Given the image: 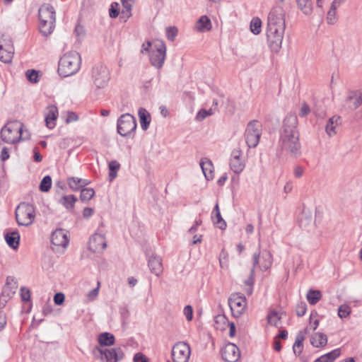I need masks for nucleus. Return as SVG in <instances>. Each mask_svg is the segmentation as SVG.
<instances>
[{"instance_id": "f257e3e1", "label": "nucleus", "mask_w": 362, "mask_h": 362, "mask_svg": "<svg viewBox=\"0 0 362 362\" xmlns=\"http://www.w3.org/2000/svg\"><path fill=\"white\" fill-rule=\"evenodd\" d=\"M279 145L282 151L291 157L298 158L300 156L301 145L296 115L288 114L284 118L279 132Z\"/></svg>"}, {"instance_id": "f03ea898", "label": "nucleus", "mask_w": 362, "mask_h": 362, "mask_svg": "<svg viewBox=\"0 0 362 362\" xmlns=\"http://www.w3.org/2000/svg\"><path fill=\"white\" fill-rule=\"evenodd\" d=\"M39 28L44 36L52 33L55 27L56 13L52 6L48 4H42L38 11Z\"/></svg>"}, {"instance_id": "7ed1b4c3", "label": "nucleus", "mask_w": 362, "mask_h": 362, "mask_svg": "<svg viewBox=\"0 0 362 362\" xmlns=\"http://www.w3.org/2000/svg\"><path fill=\"white\" fill-rule=\"evenodd\" d=\"M81 67V56L76 52L64 54L59 59L58 73L62 77L76 74Z\"/></svg>"}, {"instance_id": "20e7f679", "label": "nucleus", "mask_w": 362, "mask_h": 362, "mask_svg": "<svg viewBox=\"0 0 362 362\" xmlns=\"http://www.w3.org/2000/svg\"><path fill=\"white\" fill-rule=\"evenodd\" d=\"M23 128V124L18 121L7 123L1 128V138L7 144H15L21 140Z\"/></svg>"}, {"instance_id": "39448f33", "label": "nucleus", "mask_w": 362, "mask_h": 362, "mask_svg": "<svg viewBox=\"0 0 362 362\" xmlns=\"http://www.w3.org/2000/svg\"><path fill=\"white\" fill-rule=\"evenodd\" d=\"M35 210L33 204L22 202L16 209V219L18 225L30 226L35 221Z\"/></svg>"}, {"instance_id": "423d86ee", "label": "nucleus", "mask_w": 362, "mask_h": 362, "mask_svg": "<svg viewBox=\"0 0 362 362\" xmlns=\"http://www.w3.org/2000/svg\"><path fill=\"white\" fill-rule=\"evenodd\" d=\"M92 352L95 358L105 362H118L124 357V354L119 347L102 349L96 346Z\"/></svg>"}, {"instance_id": "0eeeda50", "label": "nucleus", "mask_w": 362, "mask_h": 362, "mask_svg": "<svg viewBox=\"0 0 362 362\" xmlns=\"http://www.w3.org/2000/svg\"><path fill=\"white\" fill-rule=\"evenodd\" d=\"M262 126L258 120L250 121L246 127L245 137L249 148H255L262 135Z\"/></svg>"}, {"instance_id": "6e6552de", "label": "nucleus", "mask_w": 362, "mask_h": 362, "mask_svg": "<svg viewBox=\"0 0 362 362\" xmlns=\"http://www.w3.org/2000/svg\"><path fill=\"white\" fill-rule=\"evenodd\" d=\"M136 128V122L133 115L124 114L117 120V132L122 136H127L134 132Z\"/></svg>"}, {"instance_id": "1a4fd4ad", "label": "nucleus", "mask_w": 362, "mask_h": 362, "mask_svg": "<svg viewBox=\"0 0 362 362\" xmlns=\"http://www.w3.org/2000/svg\"><path fill=\"white\" fill-rule=\"evenodd\" d=\"M150 62L156 69H161L166 57V46L163 41L155 43L153 49L151 51Z\"/></svg>"}, {"instance_id": "9d476101", "label": "nucleus", "mask_w": 362, "mask_h": 362, "mask_svg": "<svg viewBox=\"0 0 362 362\" xmlns=\"http://www.w3.org/2000/svg\"><path fill=\"white\" fill-rule=\"evenodd\" d=\"M92 80L97 88L105 87L110 80L108 69L103 64L95 66L92 69Z\"/></svg>"}, {"instance_id": "9b49d317", "label": "nucleus", "mask_w": 362, "mask_h": 362, "mask_svg": "<svg viewBox=\"0 0 362 362\" xmlns=\"http://www.w3.org/2000/svg\"><path fill=\"white\" fill-rule=\"evenodd\" d=\"M191 355V348L185 341H178L172 348L171 356L173 362H188Z\"/></svg>"}, {"instance_id": "f8f14e48", "label": "nucleus", "mask_w": 362, "mask_h": 362, "mask_svg": "<svg viewBox=\"0 0 362 362\" xmlns=\"http://www.w3.org/2000/svg\"><path fill=\"white\" fill-rule=\"evenodd\" d=\"M228 305L233 315L239 317L246 309L247 300L246 298L240 293H233L228 298Z\"/></svg>"}, {"instance_id": "ddd939ff", "label": "nucleus", "mask_w": 362, "mask_h": 362, "mask_svg": "<svg viewBox=\"0 0 362 362\" xmlns=\"http://www.w3.org/2000/svg\"><path fill=\"white\" fill-rule=\"evenodd\" d=\"M14 54V47L11 37L6 35L0 36V61L4 63L11 62Z\"/></svg>"}, {"instance_id": "4468645a", "label": "nucleus", "mask_w": 362, "mask_h": 362, "mask_svg": "<svg viewBox=\"0 0 362 362\" xmlns=\"http://www.w3.org/2000/svg\"><path fill=\"white\" fill-rule=\"evenodd\" d=\"M267 28H286L285 13L281 7H275L270 11Z\"/></svg>"}, {"instance_id": "2eb2a0df", "label": "nucleus", "mask_w": 362, "mask_h": 362, "mask_svg": "<svg viewBox=\"0 0 362 362\" xmlns=\"http://www.w3.org/2000/svg\"><path fill=\"white\" fill-rule=\"evenodd\" d=\"M252 263L254 269L258 266L261 270L266 271L272 264V256L267 250H264L261 253H255L253 255Z\"/></svg>"}, {"instance_id": "dca6fc26", "label": "nucleus", "mask_w": 362, "mask_h": 362, "mask_svg": "<svg viewBox=\"0 0 362 362\" xmlns=\"http://www.w3.org/2000/svg\"><path fill=\"white\" fill-rule=\"evenodd\" d=\"M362 105V94L356 90L349 91L343 102V108L354 111Z\"/></svg>"}, {"instance_id": "f3484780", "label": "nucleus", "mask_w": 362, "mask_h": 362, "mask_svg": "<svg viewBox=\"0 0 362 362\" xmlns=\"http://www.w3.org/2000/svg\"><path fill=\"white\" fill-rule=\"evenodd\" d=\"M221 356L226 362H237L240 357V351L235 344L228 343L221 349Z\"/></svg>"}, {"instance_id": "a211bd4d", "label": "nucleus", "mask_w": 362, "mask_h": 362, "mask_svg": "<svg viewBox=\"0 0 362 362\" xmlns=\"http://www.w3.org/2000/svg\"><path fill=\"white\" fill-rule=\"evenodd\" d=\"M243 152L240 149L233 150L230 159V168L236 174H240L245 168V163L242 159Z\"/></svg>"}, {"instance_id": "6ab92c4d", "label": "nucleus", "mask_w": 362, "mask_h": 362, "mask_svg": "<svg viewBox=\"0 0 362 362\" xmlns=\"http://www.w3.org/2000/svg\"><path fill=\"white\" fill-rule=\"evenodd\" d=\"M107 247V242L104 235L95 233L89 240L88 249L93 252H100Z\"/></svg>"}, {"instance_id": "aec40b11", "label": "nucleus", "mask_w": 362, "mask_h": 362, "mask_svg": "<svg viewBox=\"0 0 362 362\" xmlns=\"http://www.w3.org/2000/svg\"><path fill=\"white\" fill-rule=\"evenodd\" d=\"M69 238L66 231L64 229H57L51 235V243L52 245L66 248L69 245Z\"/></svg>"}, {"instance_id": "412c9836", "label": "nucleus", "mask_w": 362, "mask_h": 362, "mask_svg": "<svg viewBox=\"0 0 362 362\" xmlns=\"http://www.w3.org/2000/svg\"><path fill=\"white\" fill-rule=\"evenodd\" d=\"M58 108L55 105H49L47 107L45 112V121L46 126L52 129L56 126V120L58 117Z\"/></svg>"}, {"instance_id": "4be33fe9", "label": "nucleus", "mask_w": 362, "mask_h": 362, "mask_svg": "<svg viewBox=\"0 0 362 362\" xmlns=\"http://www.w3.org/2000/svg\"><path fill=\"white\" fill-rule=\"evenodd\" d=\"M148 265L151 271L156 276H160L163 272L162 259L158 255H151L148 262Z\"/></svg>"}, {"instance_id": "5701e85b", "label": "nucleus", "mask_w": 362, "mask_h": 362, "mask_svg": "<svg viewBox=\"0 0 362 362\" xmlns=\"http://www.w3.org/2000/svg\"><path fill=\"white\" fill-rule=\"evenodd\" d=\"M267 39L271 51L278 53L281 48L284 36L267 35Z\"/></svg>"}, {"instance_id": "b1692460", "label": "nucleus", "mask_w": 362, "mask_h": 362, "mask_svg": "<svg viewBox=\"0 0 362 362\" xmlns=\"http://www.w3.org/2000/svg\"><path fill=\"white\" fill-rule=\"evenodd\" d=\"M200 166L206 179L207 180H213L214 174L211 160L207 158H204L200 161Z\"/></svg>"}, {"instance_id": "393cba45", "label": "nucleus", "mask_w": 362, "mask_h": 362, "mask_svg": "<svg viewBox=\"0 0 362 362\" xmlns=\"http://www.w3.org/2000/svg\"><path fill=\"white\" fill-rule=\"evenodd\" d=\"M310 341L314 347L322 348L327 344V337L322 332H315L311 335Z\"/></svg>"}, {"instance_id": "a878e982", "label": "nucleus", "mask_w": 362, "mask_h": 362, "mask_svg": "<svg viewBox=\"0 0 362 362\" xmlns=\"http://www.w3.org/2000/svg\"><path fill=\"white\" fill-rule=\"evenodd\" d=\"M340 117L336 115L329 119L325 127V131L329 136H333L337 134L336 128L340 124Z\"/></svg>"}, {"instance_id": "bb28decb", "label": "nucleus", "mask_w": 362, "mask_h": 362, "mask_svg": "<svg viewBox=\"0 0 362 362\" xmlns=\"http://www.w3.org/2000/svg\"><path fill=\"white\" fill-rule=\"evenodd\" d=\"M5 240L10 247L16 250L19 246L20 234L17 230L7 233L5 234Z\"/></svg>"}, {"instance_id": "cd10ccee", "label": "nucleus", "mask_w": 362, "mask_h": 362, "mask_svg": "<svg viewBox=\"0 0 362 362\" xmlns=\"http://www.w3.org/2000/svg\"><path fill=\"white\" fill-rule=\"evenodd\" d=\"M211 218L213 223L220 229L224 230L226 228V223L223 219L219 210L218 204H216L212 212Z\"/></svg>"}, {"instance_id": "c85d7f7f", "label": "nucleus", "mask_w": 362, "mask_h": 362, "mask_svg": "<svg viewBox=\"0 0 362 362\" xmlns=\"http://www.w3.org/2000/svg\"><path fill=\"white\" fill-rule=\"evenodd\" d=\"M15 293H16L15 288L10 287L7 282L6 284L4 286L1 296H0V300H1L2 308H4L6 306L7 301L11 298L13 297V296L15 294Z\"/></svg>"}, {"instance_id": "c756f323", "label": "nucleus", "mask_w": 362, "mask_h": 362, "mask_svg": "<svg viewBox=\"0 0 362 362\" xmlns=\"http://www.w3.org/2000/svg\"><path fill=\"white\" fill-rule=\"evenodd\" d=\"M138 115L139 117L141 127L144 130H146L151 122V116L147 110L143 107L139 108Z\"/></svg>"}, {"instance_id": "7c9ffc66", "label": "nucleus", "mask_w": 362, "mask_h": 362, "mask_svg": "<svg viewBox=\"0 0 362 362\" xmlns=\"http://www.w3.org/2000/svg\"><path fill=\"white\" fill-rule=\"evenodd\" d=\"M69 187L74 191H78L81 187L88 185L90 182L78 177H69L67 180Z\"/></svg>"}, {"instance_id": "2f4dec72", "label": "nucleus", "mask_w": 362, "mask_h": 362, "mask_svg": "<svg viewBox=\"0 0 362 362\" xmlns=\"http://www.w3.org/2000/svg\"><path fill=\"white\" fill-rule=\"evenodd\" d=\"M341 354L339 349H336L332 351L324 354L314 361V362H334Z\"/></svg>"}, {"instance_id": "473e14b6", "label": "nucleus", "mask_w": 362, "mask_h": 362, "mask_svg": "<svg viewBox=\"0 0 362 362\" xmlns=\"http://www.w3.org/2000/svg\"><path fill=\"white\" fill-rule=\"evenodd\" d=\"M196 26L197 30L199 32L209 31L212 27L211 20L206 16H202Z\"/></svg>"}, {"instance_id": "72a5a7b5", "label": "nucleus", "mask_w": 362, "mask_h": 362, "mask_svg": "<svg viewBox=\"0 0 362 362\" xmlns=\"http://www.w3.org/2000/svg\"><path fill=\"white\" fill-rule=\"evenodd\" d=\"M98 341L100 346H109L115 344V337L109 332H103L99 334Z\"/></svg>"}, {"instance_id": "f704fd0d", "label": "nucleus", "mask_w": 362, "mask_h": 362, "mask_svg": "<svg viewBox=\"0 0 362 362\" xmlns=\"http://www.w3.org/2000/svg\"><path fill=\"white\" fill-rule=\"evenodd\" d=\"M312 214L309 211H303L298 218V223L300 228L306 229L312 223Z\"/></svg>"}, {"instance_id": "c9c22d12", "label": "nucleus", "mask_w": 362, "mask_h": 362, "mask_svg": "<svg viewBox=\"0 0 362 362\" xmlns=\"http://www.w3.org/2000/svg\"><path fill=\"white\" fill-rule=\"evenodd\" d=\"M298 8L305 15L313 13V3L311 0H296Z\"/></svg>"}, {"instance_id": "e433bc0d", "label": "nucleus", "mask_w": 362, "mask_h": 362, "mask_svg": "<svg viewBox=\"0 0 362 362\" xmlns=\"http://www.w3.org/2000/svg\"><path fill=\"white\" fill-rule=\"evenodd\" d=\"M121 3L123 6L122 11V17L125 18L124 21H127L132 16V8L134 3V0H121Z\"/></svg>"}, {"instance_id": "4c0bfd02", "label": "nucleus", "mask_w": 362, "mask_h": 362, "mask_svg": "<svg viewBox=\"0 0 362 362\" xmlns=\"http://www.w3.org/2000/svg\"><path fill=\"white\" fill-rule=\"evenodd\" d=\"M77 201L76 197L73 195H64L59 200V203L62 204L66 209H72L74 207V204Z\"/></svg>"}, {"instance_id": "58836bf2", "label": "nucleus", "mask_w": 362, "mask_h": 362, "mask_svg": "<svg viewBox=\"0 0 362 362\" xmlns=\"http://www.w3.org/2000/svg\"><path fill=\"white\" fill-rule=\"evenodd\" d=\"M310 305H315L322 298V293L318 290H309L306 296Z\"/></svg>"}, {"instance_id": "ea45409f", "label": "nucleus", "mask_w": 362, "mask_h": 362, "mask_svg": "<svg viewBox=\"0 0 362 362\" xmlns=\"http://www.w3.org/2000/svg\"><path fill=\"white\" fill-rule=\"evenodd\" d=\"M110 181H112L117 175V171L120 168V164L117 160H111L108 163Z\"/></svg>"}, {"instance_id": "a19ab883", "label": "nucleus", "mask_w": 362, "mask_h": 362, "mask_svg": "<svg viewBox=\"0 0 362 362\" xmlns=\"http://www.w3.org/2000/svg\"><path fill=\"white\" fill-rule=\"evenodd\" d=\"M280 313L276 310H272L267 315L268 323L274 327H279L281 320Z\"/></svg>"}, {"instance_id": "79ce46f5", "label": "nucleus", "mask_w": 362, "mask_h": 362, "mask_svg": "<svg viewBox=\"0 0 362 362\" xmlns=\"http://www.w3.org/2000/svg\"><path fill=\"white\" fill-rule=\"evenodd\" d=\"M254 274L255 269L254 267H252L249 277L245 281V284L247 286L245 291L247 295H251L253 291V284L255 282Z\"/></svg>"}, {"instance_id": "37998d69", "label": "nucleus", "mask_w": 362, "mask_h": 362, "mask_svg": "<svg viewBox=\"0 0 362 362\" xmlns=\"http://www.w3.org/2000/svg\"><path fill=\"white\" fill-rule=\"evenodd\" d=\"M95 195V191L93 188H83L81 190L80 199L83 202L90 201Z\"/></svg>"}, {"instance_id": "c03bdc74", "label": "nucleus", "mask_w": 362, "mask_h": 362, "mask_svg": "<svg viewBox=\"0 0 362 362\" xmlns=\"http://www.w3.org/2000/svg\"><path fill=\"white\" fill-rule=\"evenodd\" d=\"M251 32L255 35H258L261 33L262 21L259 18H253L250 25Z\"/></svg>"}, {"instance_id": "a18cd8bd", "label": "nucleus", "mask_w": 362, "mask_h": 362, "mask_svg": "<svg viewBox=\"0 0 362 362\" xmlns=\"http://www.w3.org/2000/svg\"><path fill=\"white\" fill-rule=\"evenodd\" d=\"M303 337H296V341L293 346V351L296 356H299L303 349Z\"/></svg>"}, {"instance_id": "49530a36", "label": "nucleus", "mask_w": 362, "mask_h": 362, "mask_svg": "<svg viewBox=\"0 0 362 362\" xmlns=\"http://www.w3.org/2000/svg\"><path fill=\"white\" fill-rule=\"evenodd\" d=\"M52 187V178L49 175H46L42 180L40 184V189L41 192H47Z\"/></svg>"}, {"instance_id": "de8ad7c7", "label": "nucleus", "mask_w": 362, "mask_h": 362, "mask_svg": "<svg viewBox=\"0 0 362 362\" xmlns=\"http://www.w3.org/2000/svg\"><path fill=\"white\" fill-rule=\"evenodd\" d=\"M317 316L318 314L316 311L313 310L310 313L309 317V326L313 330H315L319 325V320Z\"/></svg>"}, {"instance_id": "09e8293b", "label": "nucleus", "mask_w": 362, "mask_h": 362, "mask_svg": "<svg viewBox=\"0 0 362 362\" xmlns=\"http://www.w3.org/2000/svg\"><path fill=\"white\" fill-rule=\"evenodd\" d=\"M351 308L347 304L341 305L338 308V315L340 318H346L349 316Z\"/></svg>"}, {"instance_id": "8fccbe9b", "label": "nucleus", "mask_w": 362, "mask_h": 362, "mask_svg": "<svg viewBox=\"0 0 362 362\" xmlns=\"http://www.w3.org/2000/svg\"><path fill=\"white\" fill-rule=\"evenodd\" d=\"M178 29L175 26H170L165 29V35L168 40L173 42L177 35Z\"/></svg>"}, {"instance_id": "3c124183", "label": "nucleus", "mask_w": 362, "mask_h": 362, "mask_svg": "<svg viewBox=\"0 0 362 362\" xmlns=\"http://www.w3.org/2000/svg\"><path fill=\"white\" fill-rule=\"evenodd\" d=\"M28 80L33 83H36L39 81V72L34 69H28L25 72Z\"/></svg>"}, {"instance_id": "603ef678", "label": "nucleus", "mask_w": 362, "mask_h": 362, "mask_svg": "<svg viewBox=\"0 0 362 362\" xmlns=\"http://www.w3.org/2000/svg\"><path fill=\"white\" fill-rule=\"evenodd\" d=\"M337 8V6H335L332 4L331 5V7H330L329 11L327 12V21L329 24H334L335 23Z\"/></svg>"}, {"instance_id": "864d4df0", "label": "nucleus", "mask_w": 362, "mask_h": 362, "mask_svg": "<svg viewBox=\"0 0 362 362\" xmlns=\"http://www.w3.org/2000/svg\"><path fill=\"white\" fill-rule=\"evenodd\" d=\"M307 311V305L305 302L300 301L296 305V313L298 317L305 315Z\"/></svg>"}, {"instance_id": "5fc2aeb1", "label": "nucleus", "mask_w": 362, "mask_h": 362, "mask_svg": "<svg viewBox=\"0 0 362 362\" xmlns=\"http://www.w3.org/2000/svg\"><path fill=\"white\" fill-rule=\"evenodd\" d=\"M119 5L117 2H113L110 5V8L109 9V15L110 18H115L118 16Z\"/></svg>"}, {"instance_id": "6e6d98bb", "label": "nucleus", "mask_w": 362, "mask_h": 362, "mask_svg": "<svg viewBox=\"0 0 362 362\" xmlns=\"http://www.w3.org/2000/svg\"><path fill=\"white\" fill-rule=\"evenodd\" d=\"M286 28H267V35H284Z\"/></svg>"}, {"instance_id": "4d7b16f0", "label": "nucleus", "mask_w": 362, "mask_h": 362, "mask_svg": "<svg viewBox=\"0 0 362 362\" xmlns=\"http://www.w3.org/2000/svg\"><path fill=\"white\" fill-rule=\"evenodd\" d=\"M212 114H213L212 107L209 110H206L202 109L197 112L196 119L198 121H202V120L204 119L207 116L211 115Z\"/></svg>"}, {"instance_id": "13d9d810", "label": "nucleus", "mask_w": 362, "mask_h": 362, "mask_svg": "<svg viewBox=\"0 0 362 362\" xmlns=\"http://www.w3.org/2000/svg\"><path fill=\"white\" fill-rule=\"evenodd\" d=\"M21 299L24 302H28L30 299V291L28 288L25 287H22L21 288Z\"/></svg>"}, {"instance_id": "bf43d9fd", "label": "nucleus", "mask_w": 362, "mask_h": 362, "mask_svg": "<svg viewBox=\"0 0 362 362\" xmlns=\"http://www.w3.org/2000/svg\"><path fill=\"white\" fill-rule=\"evenodd\" d=\"M184 315L188 321H191L193 317V308L191 305H188L184 308Z\"/></svg>"}, {"instance_id": "052dcab7", "label": "nucleus", "mask_w": 362, "mask_h": 362, "mask_svg": "<svg viewBox=\"0 0 362 362\" xmlns=\"http://www.w3.org/2000/svg\"><path fill=\"white\" fill-rule=\"evenodd\" d=\"M64 299L65 296L63 293H57L54 296V302L57 305L63 304Z\"/></svg>"}, {"instance_id": "680f3d73", "label": "nucleus", "mask_w": 362, "mask_h": 362, "mask_svg": "<svg viewBox=\"0 0 362 362\" xmlns=\"http://www.w3.org/2000/svg\"><path fill=\"white\" fill-rule=\"evenodd\" d=\"M78 119V117L74 112H68L65 122L68 124L73 122H76Z\"/></svg>"}, {"instance_id": "e2e57ef3", "label": "nucleus", "mask_w": 362, "mask_h": 362, "mask_svg": "<svg viewBox=\"0 0 362 362\" xmlns=\"http://www.w3.org/2000/svg\"><path fill=\"white\" fill-rule=\"evenodd\" d=\"M99 286H100V282H98V286L95 288H93V290H91L88 293V298L90 300H93L95 299V298L98 296V291H99Z\"/></svg>"}, {"instance_id": "0e129e2a", "label": "nucleus", "mask_w": 362, "mask_h": 362, "mask_svg": "<svg viewBox=\"0 0 362 362\" xmlns=\"http://www.w3.org/2000/svg\"><path fill=\"white\" fill-rule=\"evenodd\" d=\"M310 112L309 106L306 103H303L300 110L299 115L300 117H305Z\"/></svg>"}, {"instance_id": "69168bd1", "label": "nucleus", "mask_w": 362, "mask_h": 362, "mask_svg": "<svg viewBox=\"0 0 362 362\" xmlns=\"http://www.w3.org/2000/svg\"><path fill=\"white\" fill-rule=\"evenodd\" d=\"M304 173V169L301 166H296L293 170L294 177L296 178H300L303 176Z\"/></svg>"}, {"instance_id": "338daca9", "label": "nucleus", "mask_w": 362, "mask_h": 362, "mask_svg": "<svg viewBox=\"0 0 362 362\" xmlns=\"http://www.w3.org/2000/svg\"><path fill=\"white\" fill-rule=\"evenodd\" d=\"M6 325V314L0 310V331L2 330Z\"/></svg>"}, {"instance_id": "774afa93", "label": "nucleus", "mask_w": 362, "mask_h": 362, "mask_svg": "<svg viewBox=\"0 0 362 362\" xmlns=\"http://www.w3.org/2000/svg\"><path fill=\"white\" fill-rule=\"evenodd\" d=\"M9 158L8 149L6 147H4L1 152V160L5 161Z\"/></svg>"}]
</instances>
